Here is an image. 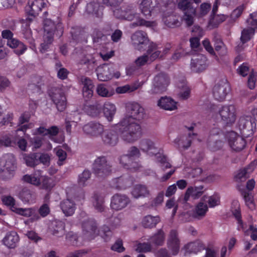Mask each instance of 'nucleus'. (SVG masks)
<instances>
[{
	"label": "nucleus",
	"mask_w": 257,
	"mask_h": 257,
	"mask_svg": "<svg viewBox=\"0 0 257 257\" xmlns=\"http://www.w3.org/2000/svg\"><path fill=\"white\" fill-rule=\"evenodd\" d=\"M120 134L121 139L127 143L137 141L142 135V127L138 120L129 118H123L115 125Z\"/></svg>",
	"instance_id": "1"
},
{
	"label": "nucleus",
	"mask_w": 257,
	"mask_h": 257,
	"mask_svg": "<svg viewBox=\"0 0 257 257\" xmlns=\"http://www.w3.org/2000/svg\"><path fill=\"white\" fill-rule=\"evenodd\" d=\"M231 212L232 214L237 220L238 225L237 229L240 230L243 229V225L241 220L240 206L238 201L234 200L231 204Z\"/></svg>",
	"instance_id": "35"
},
{
	"label": "nucleus",
	"mask_w": 257,
	"mask_h": 257,
	"mask_svg": "<svg viewBox=\"0 0 257 257\" xmlns=\"http://www.w3.org/2000/svg\"><path fill=\"white\" fill-rule=\"evenodd\" d=\"M169 83V78L166 74L164 73L158 74L153 79L150 93L151 94L162 93L166 90Z\"/></svg>",
	"instance_id": "5"
},
{
	"label": "nucleus",
	"mask_w": 257,
	"mask_h": 257,
	"mask_svg": "<svg viewBox=\"0 0 257 257\" xmlns=\"http://www.w3.org/2000/svg\"><path fill=\"white\" fill-rule=\"evenodd\" d=\"M96 91L97 94L102 97H110L114 93L111 89L107 88L103 84L98 85Z\"/></svg>",
	"instance_id": "47"
},
{
	"label": "nucleus",
	"mask_w": 257,
	"mask_h": 257,
	"mask_svg": "<svg viewBox=\"0 0 257 257\" xmlns=\"http://www.w3.org/2000/svg\"><path fill=\"white\" fill-rule=\"evenodd\" d=\"M99 8L100 6L99 4L93 1L87 4L86 10L89 13L98 15Z\"/></svg>",
	"instance_id": "63"
},
{
	"label": "nucleus",
	"mask_w": 257,
	"mask_h": 257,
	"mask_svg": "<svg viewBox=\"0 0 257 257\" xmlns=\"http://www.w3.org/2000/svg\"><path fill=\"white\" fill-rule=\"evenodd\" d=\"M206 61V57L202 54L194 56L192 58L190 63L192 71L199 73L205 70L207 68Z\"/></svg>",
	"instance_id": "14"
},
{
	"label": "nucleus",
	"mask_w": 257,
	"mask_h": 257,
	"mask_svg": "<svg viewBox=\"0 0 257 257\" xmlns=\"http://www.w3.org/2000/svg\"><path fill=\"white\" fill-rule=\"evenodd\" d=\"M140 148L149 155L153 156L158 152V149L155 146V143L149 139L142 140L140 143Z\"/></svg>",
	"instance_id": "24"
},
{
	"label": "nucleus",
	"mask_w": 257,
	"mask_h": 257,
	"mask_svg": "<svg viewBox=\"0 0 257 257\" xmlns=\"http://www.w3.org/2000/svg\"><path fill=\"white\" fill-rule=\"evenodd\" d=\"M152 4V0H142L140 4L139 8L141 13L146 18H149L151 16V13L153 10L151 7Z\"/></svg>",
	"instance_id": "39"
},
{
	"label": "nucleus",
	"mask_w": 257,
	"mask_h": 257,
	"mask_svg": "<svg viewBox=\"0 0 257 257\" xmlns=\"http://www.w3.org/2000/svg\"><path fill=\"white\" fill-rule=\"evenodd\" d=\"M145 115L144 108L139 103L130 102L126 103V115L123 118L140 121L144 118Z\"/></svg>",
	"instance_id": "6"
},
{
	"label": "nucleus",
	"mask_w": 257,
	"mask_h": 257,
	"mask_svg": "<svg viewBox=\"0 0 257 257\" xmlns=\"http://www.w3.org/2000/svg\"><path fill=\"white\" fill-rule=\"evenodd\" d=\"M156 23L154 21H146L142 18H139L137 19V22L133 23L131 24V28H134L137 26H145L146 27L151 28L156 26Z\"/></svg>",
	"instance_id": "52"
},
{
	"label": "nucleus",
	"mask_w": 257,
	"mask_h": 257,
	"mask_svg": "<svg viewBox=\"0 0 257 257\" xmlns=\"http://www.w3.org/2000/svg\"><path fill=\"white\" fill-rule=\"evenodd\" d=\"M140 86V85L138 83H135L132 85H125L117 87L116 89V92L119 94L131 92L138 89Z\"/></svg>",
	"instance_id": "46"
},
{
	"label": "nucleus",
	"mask_w": 257,
	"mask_h": 257,
	"mask_svg": "<svg viewBox=\"0 0 257 257\" xmlns=\"http://www.w3.org/2000/svg\"><path fill=\"white\" fill-rule=\"evenodd\" d=\"M208 211V206L206 204L200 202L196 206L193 213V217L201 219L203 218Z\"/></svg>",
	"instance_id": "37"
},
{
	"label": "nucleus",
	"mask_w": 257,
	"mask_h": 257,
	"mask_svg": "<svg viewBox=\"0 0 257 257\" xmlns=\"http://www.w3.org/2000/svg\"><path fill=\"white\" fill-rule=\"evenodd\" d=\"M83 233L85 237L91 239L97 234V227L96 222L92 219H89L82 223Z\"/></svg>",
	"instance_id": "15"
},
{
	"label": "nucleus",
	"mask_w": 257,
	"mask_h": 257,
	"mask_svg": "<svg viewBox=\"0 0 257 257\" xmlns=\"http://www.w3.org/2000/svg\"><path fill=\"white\" fill-rule=\"evenodd\" d=\"M163 21L167 27L171 28H174L181 25V23L177 17L173 14L168 13L164 14Z\"/></svg>",
	"instance_id": "29"
},
{
	"label": "nucleus",
	"mask_w": 257,
	"mask_h": 257,
	"mask_svg": "<svg viewBox=\"0 0 257 257\" xmlns=\"http://www.w3.org/2000/svg\"><path fill=\"white\" fill-rule=\"evenodd\" d=\"M104 198L100 194L95 193L93 196L92 203L94 207L99 212H102L104 210Z\"/></svg>",
	"instance_id": "40"
},
{
	"label": "nucleus",
	"mask_w": 257,
	"mask_h": 257,
	"mask_svg": "<svg viewBox=\"0 0 257 257\" xmlns=\"http://www.w3.org/2000/svg\"><path fill=\"white\" fill-rule=\"evenodd\" d=\"M184 248L186 252L196 253L204 248L202 243L199 241H194L186 244Z\"/></svg>",
	"instance_id": "41"
},
{
	"label": "nucleus",
	"mask_w": 257,
	"mask_h": 257,
	"mask_svg": "<svg viewBox=\"0 0 257 257\" xmlns=\"http://www.w3.org/2000/svg\"><path fill=\"white\" fill-rule=\"evenodd\" d=\"M131 202L128 196L124 194H115L111 198L110 207L114 211H119L125 208Z\"/></svg>",
	"instance_id": "8"
},
{
	"label": "nucleus",
	"mask_w": 257,
	"mask_h": 257,
	"mask_svg": "<svg viewBox=\"0 0 257 257\" xmlns=\"http://www.w3.org/2000/svg\"><path fill=\"white\" fill-rule=\"evenodd\" d=\"M93 42L100 45H103L106 43L107 38L101 31L94 30L92 34Z\"/></svg>",
	"instance_id": "43"
},
{
	"label": "nucleus",
	"mask_w": 257,
	"mask_h": 257,
	"mask_svg": "<svg viewBox=\"0 0 257 257\" xmlns=\"http://www.w3.org/2000/svg\"><path fill=\"white\" fill-rule=\"evenodd\" d=\"M24 160L26 165L29 167H34L39 164V161L36 153L26 156L24 157Z\"/></svg>",
	"instance_id": "50"
},
{
	"label": "nucleus",
	"mask_w": 257,
	"mask_h": 257,
	"mask_svg": "<svg viewBox=\"0 0 257 257\" xmlns=\"http://www.w3.org/2000/svg\"><path fill=\"white\" fill-rule=\"evenodd\" d=\"M16 170L0 167V179L7 181L12 179L15 176Z\"/></svg>",
	"instance_id": "45"
},
{
	"label": "nucleus",
	"mask_w": 257,
	"mask_h": 257,
	"mask_svg": "<svg viewBox=\"0 0 257 257\" xmlns=\"http://www.w3.org/2000/svg\"><path fill=\"white\" fill-rule=\"evenodd\" d=\"M27 10H29V14L35 16L44 8L47 3L44 0H33L28 3Z\"/></svg>",
	"instance_id": "20"
},
{
	"label": "nucleus",
	"mask_w": 257,
	"mask_h": 257,
	"mask_svg": "<svg viewBox=\"0 0 257 257\" xmlns=\"http://www.w3.org/2000/svg\"><path fill=\"white\" fill-rule=\"evenodd\" d=\"M49 95L56 105L58 110L63 111L66 106V98L62 91L58 88L53 89L50 92Z\"/></svg>",
	"instance_id": "10"
},
{
	"label": "nucleus",
	"mask_w": 257,
	"mask_h": 257,
	"mask_svg": "<svg viewBox=\"0 0 257 257\" xmlns=\"http://www.w3.org/2000/svg\"><path fill=\"white\" fill-rule=\"evenodd\" d=\"M65 223L59 220L54 221L52 222L51 231L53 235L57 237H62L65 233Z\"/></svg>",
	"instance_id": "31"
},
{
	"label": "nucleus",
	"mask_w": 257,
	"mask_h": 257,
	"mask_svg": "<svg viewBox=\"0 0 257 257\" xmlns=\"http://www.w3.org/2000/svg\"><path fill=\"white\" fill-rule=\"evenodd\" d=\"M54 28V23L50 20L45 21L44 29L45 34L43 36V41L52 44L53 41V29Z\"/></svg>",
	"instance_id": "26"
},
{
	"label": "nucleus",
	"mask_w": 257,
	"mask_h": 257,
	"mask_svg": "<svg viewBox=\"0 0 257 257\" xmlns=\"http://www.w3.org/2000/svg\"><path fill=\"white\" fill-rule=\"evenodd\" d=\"M0 167L16 170L17 160L11 153L4 154L0 159Z\"/></svg>",
	"instance_id": "18"
},
{
	"label": "nucleus",
	"mask_w": 257,
	"mask_h": 257,
	"mask_svg": "<svg viewBox=\"0 0 257 257\" xmlns=\"http://www.w3.org/2000/svg\"><path fill=\"white\" fill-rule=\"evenodd\" d=\"M119 161V163L126 169L136 170L141 167L138 162L134 161L127 154L120 156Z\"/></svg>",
	"instance_id": "22"
},
{
	"label": "nucleus",
	"mask_w": 257,
	"mask_h": 257,
	"mask_svg": "<svg viewBox=\"0 0 257 257\" xmlns=\"http://www.w3.org/2000/svg\"><path fill=\"white\" fill-rule=\"evenodd\" d=\"M227 139L229 147L233 151L240 152L245 146L246 142L245 140L234 132L228 133Z\"/></svg>",
	"instance_id": "7"
},
{
	"label": "nucleus",
	"mask_w": 257,
	"mask_h": 257,
	"mask_svg": "<svg viewBox=\"0 0 257 257\" xmlns=\"http://www.w3.org/2000/svg\"><path fill=\"white\" fill-rule=\"evenodd\" d=\"M116 111V108L114 104L107 102L103 105V112L105 117L108 121H112Z\"/></svg>",
	"instance_id": "36"
},
{
	"label": "nucleus",
	"mask_w": 257,
	"mask_h": 257,
	"mask_svg": "<svg viewBox=\"0 0 257 257\" xmlns=\"http://www.w3.org/2000/svg\"><path fill=\"white\" fill-rule=\"evenodd\" d=\"M161 221L159 216H152L148 215L144 216L142 221V226L146 228H153L156 226L157 224Z\"/></svg>",
	"instance_id": "33"
},
{
	"label": "nucleus",
	"mask_w": 257,
	"mask_h": 257,
	"mask_svg": "<svg viewBox=\"0 0 257 257\" xmlns=\"http://www.w3.org/2000/svg\"><path fill=\"white\" fill-rule=\"evenodd\" d=\"M246 23L247 28H253L254 32L255 29L257 28V12L250 14L249 18L246 20Z\"/></svg>",
	"instance_id": "60"
},
{
	"label": "nucleus",
	"mask_w": 257,
	"mask_h": 257,
	"mask_svg": "<svg viewBox=\"0 0 257 257\" xmlns=\"http://www.w3.org/2000/svg\"><path fill=\"white\" fill-rule=\"evenodd\" d=\"M61 209L66 216H72L75 212L76 205L70 199H66L60 203Z\"/></svg>",
	"instance_id": "28"
},
{
	"label": "nucleus",
	"mask_w": 257,
	"mask_h": 257,
	"mask_svg": "<svg viewBox=\"0 0 257 257\" xmlns=\"http://www.w3.org/2000/svg\"><path fill=\"white\" fill-rule=\"evenodd\" d=\"M256 76V72L253 69H251L247 81V87L250 89H253L255 87Z\"/></svg>",
	"instance_id": "58"
},
{
	"label": "nucleus",
	"mask_w": 257,
	"mask_h": 257,
	"mask_svg": "<svg viewBox=\"0 0 257 257\" xmlns=\"http://www.w3.org/2000/svg\"><path fill=\"white\" fill-rule=\"evenodd\" d=\"M12 211L17 214L25 217H30L34 214V209L31 208H23L17 207H13Z\"/></svg>",
	"instance_id": "53"
},
{
	"label": "nucleus",
	"mask_w": 257,
	"mask_h": 257,
	"mask_svg": "<svg viewBox=\"0 0 257 257\" xmlns=\"http://www.w3.org/2000/svg\"><path fill=\"white\" fill-rule=\"evenodd\" d=\"M132 42L135 49L142 51L144 49L148 42L147 34L142 31H138L133 34L131 37Z\"/></svg>",
	"instance_id": "13"
},
{
	"label": "nucleus",
	"mask_w": 257,
	"mask_h": 257,
	"mask_svg": "<svg viewBox=\"0 0 257 257\" xmlns=\"http://www.w3.org/2000/svg\"><path fill=\"white\" fill-rule=\"evenodd\" d=\"M7 45L10 48L15 49L14 52L19 56L23 54L27 49V46L23 42L14 38L7 41Z\"/></svg>",
	"instance_id": "27"
},
{
	"label": "nucleus",
	"mask_w": 257,
	"mask_h": 257,
	"mask_svg": "<svg viewBox=\"0 0 257 257\" xmlns=\"http://www.w3.org/2000/svg\"><path fill=\"white\" fill-rule=\"evenodd\" d=\"M111 185L113 187L118 189H124L126 187L127 184L125 180L122 178H117L112 180Z\"/></svg>",
	"instance_id": "62"
},
{
	"label": "nucleus",
	"mask_w": 257,
	"mask_h": 257,
	"mask_svg": "<svg viewBox=\"0 0 257 257\" xmlns=\"http://www.w3.org/2000/svg\"><path fill=\"white\" fill-rule=\"evenodd\" d=\"M20 240L19 236L15 231L7 232L3 239V243L9 248H14Z\"/></svg>",
	"instance_id": "19"
},
{
	"label": "nucleus",
	"mask_w": 257,
	"mask_h": 257,
	"mask_svg": "<svg viewBox=\"0 0 257 257\" xmlns=\"http://www.w3.org/2000/svg\"><path fill=\"white\" fill-rule=\"evenodd\" d=\"M196 134H189L188 135H183L177 138L174 140L175 144L177 146L179 149H187L191 145L193 137L195 136Z\"/></svg>",
	"instance_id": "25"
},
{
	"label": "nucleus",
	"mask_w": 257,
	"mask_h": 257,
	"mask_svg": "<svg viewBox=\"0 0 257 257\" xmlns=\"http://www.w3.org/2000/svg\"><path fill=\"white\" fill-rule=\"evenodd\" d=\"M254 34L253 28H245L241 33L240 41L244 44L249 41Z\"/></svg>",
	"instance_id": "48"
},
{
	"label": "nucleus",
	"mask_w": 257,
	"mask_h": 257,
	"mask_svg": "<svg viewBox=\"0 0 257 257\" xmlns=\"http://www.w3.org/2000/svg\"><path fill=\"white\" fill-rule=\"evenodd\" d=\"M176 102L169 97H162L158 101V105L168 110H173L177 108Z\"/></svg>",
	"instance_id": "30"
},
{
	"label": "nucleus",
	"mask_w": 257,
	"mask_h": 257,
	"mask_svg": "<svg viewBox=\"0 0 257 257\" xmlns=\"http://www.w3.org/2000/svg\"><path fill=\"white\" fill-rule=\"evenodd\" d=\"M127 155L134 161L139 158L141 155L140 150L135 146H132L127 151Z\"/></svg>",
	"instance_id": "61"
},
{
	"label": "nucleus",
	"mask_w": 257,
	"mask_h": 257,
	"mask_svg": "<svg viewBox=\"0 0 257 257\" xmlns=\"http://www.w3.org/2000/svg\"><path fill=\"white\" fill-rule=\"evenodd\" d=\"M180 240L177 230L170 231L167 239V246L174 255H177L180 250Z\"/></svg>",
	"instance_id": "12"
},
{
	"label": "nucleus",
	"mask_w": 257,
	"mask_h": 257,
	"mask_svg": "<svg viewBox=\"0 0 257 257\" xmlns=\"http://www.w3.org/2000/svg\"><path fill=\"white\" fill-rule=\"evenodd\" d=\"M125 7L120 9H117L113 11L114 16L117 19H123L127 21H133V15L130 14L129 16L125 15L124 12Z\"/></svg>",
	"instance_id": "54"
},
{
	"label": "nucleus",
	"mask_w": 257,
	"mask_h": 257,
	"mask_svg": "<svg viewBox=\"0 0 257 257\" xmlns=\"http://www.w3.org/2000/svg\"><path fill=\"white\" fill-rule=\"evenodd\" d=\"M202 109L211 116L218 112L222 120L227 124H232L236 120V108L233 105H225L218 109L217 106L207 101L202 105Z\"/></svg>",
	"instance_id": "2"
},
{
	"label": "nucleus",
	"mask_w": 257,
	"mask_h": 257,
	"mask_svg": "<svg viewBox=\"0 0 257 257\" xmlns=\"http://www.w3.org/2000/svg\"><path fill=\"white\" fill-rule=\"evenodd\" d=\"M241 195L244 198L246 206L250 209H253L254 208V204L251 194L246 191H243L242 192Z\"/></svg>",
	"instance_id": "57"
},
{
	"label": "nucleus",
	"mask_w": 257,
	"mask_h": 257,
	"mask_svg": "<svg viewBox=\"0 0 257 257\" xmlns=\"http://www.w3.org/2000/svg\"><path fill=\"white\" fill-rule=\"evenodd\" d=\"M42 171L36 170L31 175L26 174L23 176L22 180L24 182L32 184L35 186H40L41 184Z\"/></svg>",
	"instance_id": "23"
},
{
	"label": "nucleus",
	"mask_w": 257,
	"mask_h": 257,
	"mask_svg": "<svg viewBox=\"0 0 257 257\" xmlns=\"http://www.w3.org/2000/svg\"><path fill=\"white\" fill-rule=\"evenodd\" d=\"M196 15V10H194L192 13L190 12L184 13L182 20L188 27L191 26L194 22V18Z\"/></svg>",
	"instance_id": "55"
},
{
	"label": "nucleus",
	"mask_w": 257,
	"mask_h": 257,
	"mask_svg": "<svg viewBox=\"0 0 257 257\" xmlns=\"http://www.w3.org/2000/svg\"><path fill=\"white\" fill-rule=\"evenodd\" d=\"M178 8L183 12H190L192 13L196 9L193 7V4L189 0H181L178 4Z\"/></svg>",
	"instance_id": "44"
},
{
	"label": "nucleus",
	"mask_w": 257,
	"mask_h": 257,
	"mask_svg": "<svg viewBox=\"0 0 257 257\" xmlns=\"http://www.w3.org/2000/svg\"><path fill=\"white\" fill-rule=\"evenodd\" d=\"M59 132V128L55 125L51 126L48 128H46L44 126H40L35 130V134L42 135L43 137L36 136L33 137H30L29 141L30 145L34 149L40 148L43 145V142L44 140V137L48 136L49 139L51 141L58 143V140L56 139V136Z\"/></svg>",
	"instance_id": "3"
},
{
	"label": "nucleus",
	"mask_w": 257,
	"mask_h": 257,
	"mask_svg": "<svg viewBox=\"0 0 257 257\" xmlns=\"http://www.w3.org/2000/svg\"><path fill=\"white\" fill-rule=\"evenodd\" d=\"M253 167L252 165H249L248 167L240 170L236 175V178L240 181L245 180L248 177L249 174L253 171Z\"/></svg>",
	"instance_id": "51"
},
{
	"label": "nucleus",
	"mask_w": 257,
	"mask_h": 257,
	"mask_svg": "<svg viewBox=\"0 0 257 257\" xmlns=\"http://www.w3.org/2000/svg\"><path fill=\"white\" fill-rule=\"evenodd\" d=\"M91 173L89 170H84L79 175L78 183L79 186H84L86 185V182L90 179Z\"/></svg>",
	"instance_id": "59"
},
{
	"label": "nucleus",
	"mask_w": 257,
	"mask_h": 257,
	"mask_svg": "<svg viewBox=\"0 0 257 257\" xmlns=\"http://www.w3.org/2000/svg\"><path fill=\"white\" fill-rule=\"evenodd\" d=\"M203 189L204 187L202 185L198 187H189L185 194L184 200L187 202L190 196H192L194 199L198 198L202 195L204 192Z\"/></svg>",
	"instance_id": "32"
},
{
	"label": "nucleus",
	"mask_w": 257,
	"mask_h": 257,
	"mask_svg": "<svg viewBox=\"0 0 257 257\" xmlns=\"http://www.w3.org/2000/svg\"><path fill=\"white\" fill-rule=\"evenodd\" d=\"M98 79L100 81H107L113 77V68L108 65L103 64L96 70Z\"/></svg>",
	"instance_id": "16"
},
{
	"label": "nucleus",
	"mask_w": 257,
	"mask_h": 257,
	"mask_svg": "<svg viewBox=\"0 0 257 257\" xmlns=\"http://www.w3.org/2000/svg\"><path fill=\"white\" fill-rule=\"evenodd\" d=\"M165 239V234L162 229L157 230V232L151 236L150 240L152 243L158 246L163 245Z\"/></svg>",
	"instance_id": "38"
},
{
	"label": "nucleus",
	"mask_w": 257,
	"mask_h": 257,
	"mask_svg": "<svg viewBox=\"0 0 257 257\" xmlns=\"http://www.w3.org/2000/svg\"><path fill=\"white\" fill-rule=\"evenodd\" d=\"M237 72L242 77H245L251 71L249 65L246 63H243L240 65L236 70Z\"/></svg>",
	"instance_id": "64"
},
{
	"label": "nucleus",
	"mask_w": 257,
	"mask_h": 257,
	"mask_svg": "<svg viewBox=\"0 0 257 257\" xmlns=\"http://www.w3.org/2000/svg\"><path fill=\"white\" fill-rule=\"evenodd\" d=\"M83 133L86 135L97 137L102 135L104 126L99 122L91 121L85 124L82 128Z\"/></svg>",
	"instance_id": "11"
},
{
	"label": "nucleus",
	"mask_w": 257,
	"mask_h": 257,
	"mask_svg": "<svg viewBox=\"0 0 257 257\" xmlns=\"http://www.w3.org/2000/svg\"><path fill=\"white\" fill-rule=\"evenodd\" d=\"M20 199L24 202L29 203L33 201V194L28 189H23L20 193Z\"/></svg>",
	"instance_id": "56"
},
{
	"label": "nucleus",
	"mask_w": 257,
	"mask_h": 257,
	"mask_svg": "<svg viewBox=\"0 0 257 257\" xmlns=\"http://www.w3.org/2000/svg\"><path fill=\"white\" fill-rule=\"evenodd\" d=\"M178 87L181 89L179 95L183 99H186L190 96V89L187 85L185 81L178 84Z\"/></svg>",
	"instance_id": "49"
},
{
	"label": "nucleus",
	"mask_w": 257,
	"mask_h": 257,
	"mask_svg": "<svg viewBox=\"0 0 257 257\" xmlns=\"http://www.w3.org/2000/svg\"><path fill=\"white\" fill-rule=\"evenodd\" d=\"M93 172L98 177L104 178L111 172L112 166L104 156L97 157L93 164Z\"/></svg>",
	"instance_id": "4"
},
{
	"label": "nucleus",
	"mask_w": 257,
	"mask_h": 257,
	"mask_svg": "<svg viewBox=\"0 0 257 257\" xmlns=\"http://www.w3.org/2000/svg\"><path fill=\"white\" fill-rule=\"evenodd\" d=\"M41 182V188L47 191H50L55 185V181L52 178L42 175Z\"/></svg>",
	"instance_id": "42"
},
{
	"label": "nucleus",
	"mask_w": 257,
	"mask_h": 257,
	"mask_svg": "<svg viewBox=\"0 0 257 257\" xmlns=\"http://www.w3.org/2000/svg\"><path fill=\"white\" fill-rule=\"evenodd\" d=\"M131 194L136 199L149 197L151 194L148 187L145 185L137 184L133 188Z\"/></svg>",
	"instance_id": "21"
},
{
	"label": "nucleus",
	"mask_w": 257,
	"mask_h": 257,
	"mask_svg": "<svg viewBox=\"0 0 257 257\" xmlns=\"http://www.w3.org/2000/svg\"><path fill=\"white\" fill-rule=\"evenodd\" d=\"M229 91V84L226 80H222L215 84L213 90L214 98L223 101Z\"/></svg>",
	"instance_id": "9"
},
{
	"label": "nucleus",
	"mask_w": 257,
	"mask_h": 257,
	"mask_svg": "<svg viewBox=\"0 0 257 257\" xmlns=\"http://www.w3.org/2000/svg\"><path fill=\"white\" fill-rule=\"evenodd\" d=\"M146 54L148 55L149 60L150 62H153L157 58H161L164 57V55L161 54V51L158 50L157 45L154 43H151L149 45Z\"/></svg>",
	"instance_id": "34"
},
{
	"label": "nucleus",
	"mask_w": 257,
	"mask_h": 257,
	"mask_svg": "<svg viewBox=\"0 0 257 257\" xmlns=\"http://www.w3.org/2000/svg\"><path fill=\"white\" fill-rule=\"evenodd\" d=\"M101 139L104 144L111 146H115L118 141L116 132L112 128L103 131L101 135Z\"/></svg>",
	"instance_id": "17"
}]
</instances>
